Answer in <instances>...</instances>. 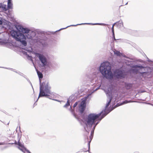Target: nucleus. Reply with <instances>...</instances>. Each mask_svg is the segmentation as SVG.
Instances as JSON below:
<instances>
[{"instance_id": "nucleus-3", "label": "nucleus", "mask_w": 153, "mask_h": 153, "mask_svg": "<svg viewBox=\"0 0 153 153\" xmlns=\"http://www.w3.org/2000/svg\"><path fill=\"white\" fill-rule=\"evenodd\" d=\"M45 32L39 30H35V32L30 30L25 35L26 38L30 39L33 43H38L43 47L48 45V38L45 36Z\"/></svg>"}, {"instance_id": "nucleus-2", "label": "nucleus", "mask_w": 153, "mask_h": 153, "mask_svg": "<svg viewBox=\"0 0 153 153\" xmlns=\"http://www.w3.org/2000/svg\"><path fill=\"white\" fill-rule=\"evenodd\" d=\"M105 117V115L102 116L100 113L98 114L91 113L87 117L83 119L84 123L85 124V126L84 127L85 131L88 133L91 130V136L89 137L90 140L88 142L89 148L90 144L93 137L95 127Z\"/></svg>"}, {"instance_id": "nucleus-14", "label": "nucleus", "mask_w": 153, "mask_h": 153, "mask_svg": "<svg viewBox=\"0 0 153 153\" xmlns=\"http://www.w3.org/2000/svg\"><path fill=\"white\" fill-rule=\"evenodd\" d=\"M0 4H1V5H1V6H0V8H2V9L5 11H6L9 10L7 8V7L6 5L3 4L1 3H0Z\"/></svg>"}, {"instance_id": "nucleus-10", "label": "nucleus", "mask_w": 153, "mask_h": 153, "mask_svg": "<svg viewBox=\"0 0 153 153\" xmlns=\"http://www.w3.org/2000/svg\"><path fill=\"white\" fill-rule=\"evenodd\" d=\"M103 25V26H105L106 25H107L106 24H104V23H81L80 24H77L76 25H71L69 26H68L65 28H61L59 29L58 30L56 31L55 32H57L58 31H60L61 30H63L64 29H65L68 27H71V26H76L77 25Z\"/></svg>"}, {"instance_id": "nucleus-1", "label": "nucleus", "mask_w": 153, "mask_h": 153, "mask_svg": "<svg viewBox=\"0 0 153 153\" xmlns=\"http://www.w3.org/2000/svg\"><path fill=\"white\" fill-rule=\"evenodd\" d=\"M111 68L110 63L105 62L101 64L99 71L104 78L110 80L123 79L125 78L127 75L126 71L122 68L115 69L113 73L111 71Z\"/></svg>"}, {"instance_id": "nucleus-28", "label": "nucleus", "mask_w": 153, "mask_h": 153, "mask_svg": "<svg viewBox=\"0 0 153 153\" xmlns=\"http://www.w3.org/2000/svg\"><path fill=\"white\" fill-rule=\"evenodd\" d=\"M101 86V84H100L98 87H97L95 90H94L92 93H93L94 92L97 91L99 89H100V87Z\"/></svg>"}, {"instance_id": "nucleus-15", "label": "nucleus", "mask_w": 153, "mask_h": 153, "mask_svg": "<svg viewBox=\"0 0 153 153\" xmlns=\"http://www.w3.org/2000/svg\"><path fill=\"white\" fill-rule=\"evenodd\" d=\"M117 26L118 28H120L123 26V23L122 21L117 22Z\"/></svg>"}, {"instance_id": "nucleus-24", "label": "nucleus", "mask_w": 153, "mask_h": 153, "mask_svg": "<svg viewBox=\"0 0 153 153\" xmlns=\"http://www.w3.org/2000/svg\"><path fill=\"white\" fill-rule=\"evenodd\" d=\"M122 103H121L120 104H119V103H117L116 105H114V106H113L114 105H112V107H113V108H114V109L115 108L119 106L120 105H122Z\"/></svg>"}, {"instance_id": "nucleus-32", "label": "nucleus", "mask_w": 153, "mask_h": 153, "mask_svg": "<svg viewBox=\"0 0 153 153\" xmlns=\"http://www.w3.org/2000/svg\"><path fill=\"white\" fill-rule=\"evenodd\" d=\"M112 37H113V39L114 40H116L117 39H116L115 38V34H114V35H113V34H112Z\"/></svg>"}, {"instance_id": "nucleus-4", "label": "nucleus", "mask_w": 153, "mask_h": 153, "mask_svg": "<svg viewBox=\"0 0 153 153\" xmlns=\"http://www.w3.org/2000/svg\"><path fill=\"white\" fill-rule=\"evenodd\" d=\"M37 73L39 80L40 87L39 93L38 98L34 104V105H37L36 102L40 97H45L52 99L50 97L51 95L53 94L50 90L51 87L48 81H45L42 83L41 82L40 79L43 78L42 74L40 71H37Z\"/></svg>"}, {"instance_id": "nucleus-47", "label": "nucleus", "mask_w": 153, "mask_h": 153, "mask_svg": "<svg viewBox=\"0 0 153 153\" xmlns=\"http://www.w3.org/2000/svg\"><path fill=\"white\" fill-rule=\"evenodd\" d=\"M128 3V2H127L126 3V4H125V5H127V4Z\"/></svg>"}, {"instance_id": "nucleus-42", "label": "nucleus", "mask_w": 153, "mask_h": 153, "mask_svg": "<svg viewBox=\"0 0 153 153\" xmlns=\"http://www.w3.org/2000/svg\"><path fill=\"white\" fill-rule=\"evenodd\" d=\"M116 24L117 25V22L116 23H114L112 25V26L114 27L115 25Z\"/></svg>"}, {"instance_id": "nucleus-11", "label": "nucleus", "mask_w": 153, "mask_h": 153, "mask_svg": "<svg viewBox=\"0 0 153 153\" xmlns=\"http://www.w3.org/2000/svg\"><path fill=\"white\" fill-rule=\"evenodd\" d=\"M86 104L85 100L82 101L79 106V112L81 114L83 113L86 107Z\"/></svg>"}, {"instance_id": "nucleus-45", "label": "nucleus", "mask_w": 153, "mask_h": 153, "mask_svg": "<svg viewBox=\"0 0 153 153\" xmlns=\"http://www.w3.org/2000/svg\"><path fill=\"white\" fill-rule=\"evenodd\" d=\"M147 59H148V62H151V60L150 59H149L148 58H147Z\"/></svg>"}, {"instance_id": "nucleus-27", "label": "nucleus", "mask_w": 153, "mask_h": 153, "mask_svg": "<svg viewBox=\"0 0 153 153\" xmlns=\"http://www.w3.org/2000/svg\"><path fill=\"white\" fill-rule=\"evenodd\" d=\"M130 102H131L129 101L125 100L123 101V102L122 103H122V105L123 104H126V103H129Z\"/></svg>"}, {"instance_id": "nucleus-16", "label": "nucleus", "mask_w": 153, "mask_h": 153, "mask_svg": "<svg viewBox=\"0 0 153 153\" xmlns=\"http://www.w3.org/2000/svg\"><path fill=\"white\" fill-rule=\"evenodd\" d=\"M133 86L132 84L130 83H125V87L126 89L128 90L131 88Z\"/></svg>"}, {"instance_id": "nucleus-29", "label": "nucleus", "mask_w": 153, "mask_h": 153, "mask_svg": "<svg viewBox=\"0 0 153 153\" xmlns=\"http://www.w3.org/2000/svg\"><path fill=\"white\" fill-rule=\"evenodd\" d=\"M0 68H5V69H9V70H11L12 71L13 70V69L11 68H6V67H0Z\"/></svg>"}, {"instance_id": "nucleus-22", "label": "nucleus", "mask_w": 153, "mask_h": 153, "mask_svg": "<svg viewBox=\"0 0 153 153\" xmlns=\"http://www.w3.org/2000/svg\"><path fill=\"white\" fill-rule=\"evenodd\" d=\"M114 53L117 56H120L121 53L120 51H117L114 52Z\"/></svg>"}, {"instance_id": "nucleus-12", "label": "nucleus", "mask_w": 153, "mask_h": 153, "mask_svg": "<svg viewBox=\"0 0 153 153\" xmlns=\"http://www.w3.org/2000/svg\"><path fill=\"white\" fill-rule=\"evenodd\" d=\"M9 24H11V23L10 22H4L3 21V24L2 25H3V26L6 27V28H3L2 29H4V30H5V29H7V28H8L9 30H11H11H14L13 29V27H11L10 25Z\"/></svg>"}, {"instance_id": "nucleus-7", "label": "nucleus", "mask_w": 153, "mask_h": 153, "mask_svg": "<svg viewBox=\"0 0 153 153\" xmlns=\"http://www.w3.org/2000/svg\"><path fill=\"white\" fill-rule=\"evenodd\" d=\"M114 88L112 86H109L107 89L105 90L106 94L108 101L107 103L110 105L113 98V92L114 91Z\"/></svg>"}, {"instance_id": "nucleus-35", "label": "nucleus", "mask_w": 153, "mask_h": 153, "mask_svg": "<svg viewBox=\"0 0 153 153\" xmlns=\"http://www.w3.org/2000/svg\"><path fill=\"white\" fill-rule=\"evenodd\" d=\"M5 144V143L4 142H0V145H4Z\"/></svg>"}, {"instance_id": "nucleus-5", "label": "nucleus", "mask_w": 153, "mask_h": 153, "mask_svg": "<svg viewBox=\"0 0 153 153\" xmlns=\"http://www.w3.org/2000/svg\"><path fill=\"white\" fill-rule=\"evenodd\" d=\"M16 29L17 30H11V36L16 41L20 42L22 46H26L27 42L25 36L30 30L27 28L21 26L16 27Z\"/></svg>"}, {"instance_id": "nucleus-17", "label": "nucleus", "mask_w": 153, "mask_h": 153, "mask_svg": "<svg viewBox=\"0 0 153 153\" xmlns=\"http://www.w3.org/2000/svg\"><path fill=\"white\" fill-rule=\"evenodd\" d=\"M13 4L12 2H7V7L8 9H12L13 8Z\"/></svg>"}, {"instance_id": "nucleus-13", "label": "nucleus", "mask_w": 153, "mask_h": 153, "mask_svg": "<svg viewBox=\"0 0 153 153\" xmlns=\"http://www.w3.org/2000/svg\"><path fill=\"white\" fill-rule=\"evenodd\" d=\"M18 145L20 147H19V150H21L24 153H25V152H26L27 153H31L24 146L23 144H21L20 143H19Z\"/></svg>"}, {"instance_id": "nucleus-36", "label": "nucleus", "mask_w": 153, "mask_h": 153, "mask_svg": "<svg viewBox=\"0 0 153 153\" xmlns=\"http://www.w3.org/2000/svg\"><path fill=\"white\" fill-rule=\"evenodd\" d=\"M88 150L87 151L89 152V153H91V152H90V145L89 146H89H88Z\"/></svg>"}, {"instance_id": "nucleus-26", "label": "nucleus", "mask_w": 153, "mask_h": 153, "mask_svg": "<svg viewBox=\"0 0 153 153\" xmlns=\"http://www.w3.org/2000/svg\"><path fill=\"white\" fill-rule=\"evenodd\" d=\"M19 140H18V142H16V141H15V143H14L15 144H16V145H18V146L17 147V148H18L19 149V147H20V148H21V147H20L19 146V145H18V144H18V143H20L21 144H22V143H21L19 142Z\"/></svg>"}, {"instance_id": "nucleus-46", "label": "nucleus", "mask_w": 153, "mask_h": 153, "mask_svg": "<svg viewBox=\"0 0 153 153\" xmlns=\"http://www.w3.org/2000/svg\"><path fill=\"white\" fill-rule=\"evenodd\" d=\"M23 76V77H24L26 79V78H27V77H26V76Z\"/></svg>"}, {"instance_id": "nucleus-31", "label": "nucleus", "mask_w": 153, "mask_h": 153, "mask_svg": "<svg viewBox=\"0 0 153 153\" xmlns=\"http://www.w3.org/2000/svg\"><path fill=\"white\" fill-rule=\"evenodd\" d=\"M77 104H78V102H75V103L74 104V105H73V107L74 108L75 107L77 106Z\"/></svg>"}, {"instance_id": "nucleus-34", "label": "nucleus", "mask_w": 153, "mask_h": 153, "mask_svg": "<svg viewBox=\"0 0 153 153\" xmlns=\"http://www.w3.org/2000/svg\"><path fill=\"white\" fill-rule=\"evenodd\" d=\"M139 102L142 103H143L146 104H147L148 105H150V104L149 103H147V102Z\"/></svg>"}, {"instance_id": "nucleus-8", "label": "nucleus", "mask_w": 153, "mask_h": 153, "mask_svg": "<svg viewBox=\"0 0 153 153\" xmlns=\"http://www.w3.org/2000/svg\"><path fill=\"white\" fill-rule=\"evenodd\" d=\"M36 55L42 63V67L47 65L48 60L47 58L43 54L39 53H36Z\"/></svg>"}, {"instance_id": "nucleus-41", "label": "nucleus", "mask_w": 153, "mask_h": 153, "mask_svg": "<svg viewBox=\"0 0 153 153\" xmlns=\"http://www.w3.org/2000/svg\"><path fill=\"white\" fill-rule=\"evenodd\" d=\"M30 84V85H31L32 88H33V86H32V84L31 83V82H30V83H29Z\"/></svg>"}, {"instance_id": "nucleus-19", "label": "nucleus", "mask_w": 153, "mask_h": 153, "mask_svg": "<svg viewBox=\"0 0 153 153\" xmlns=\"http://www.w3.org/2000/svg\"><path fill=\"white\" fill-rule=\"evenodd\" d=\"M70 97L67 99V101L66 103L64 106V108H66L70 105Z\"/></svg>"}, {"instance_id": "nucleus-43", "label": "nucleus", "mask_w": 153, "mask_h": 153, "mask_svg": "<svg viewBox=\"0 0 153 153\" xmlns=\"http://www.w3.org/2000/svg\"><path fill=\"white\" fill-rule=\"evenodd\" d=\"M53 100H54L55 101H57L59 102V100H56V99H53Z\"/></svg>"}, {"instance_id": "nucleus-48", "label": "nucleus", "mask_w": 153, "mask_h": 153, "mask_svg": "<svg viewBox=\"0 0 153 153\" xmlns=\"http://www.w3.org/2000/svg\"><path fill=\"white\" fill-rule=\"evenodd\" d=\"M12 45V44L11 43H9V45Z\"/></svg>"}, {"instance_id": "nucleus-38", "label": "nucleus", "mask_w": 153, "mask_h": 153, "mask_svg": "<svg viewBox=\"0 0 153 153\" xmlns=\"http://www.w3.org/2000/svg\"><path fill=\"white\" fill-rule=\"evenodd\" d=\"M26 79L27 80V81L29 82V83H30V80H29V79L27 78H26Z\"/></svg>"}, {"instance_id": "nucleus-44", "label": "nucleus", "mask_w": 153, "mask_h": 153, "mask_svg": "<svg viewBox=\"0 0 153 153\" xmlns=\"http://www.w3.org/2000/svg\"><path fill=\"white\" fill-rule=\"evenodd\" d=\"M12 2V0H8L7 2Z\"/></svg>"}, {"instance_id": "nucleus-21", "label": "nucleus", "mask_w": 153, "mask_h": 153, "mask_svg": "<svg viewBox=\"0 0 153 153\" xmlns=\"http://www.w3.org/2000/svg\"><path fill=\"white\" fill-rule=\"evenodd\" d=\"M3 24V20L2 19H0V25L1 26H0V27H1V28H6V27L3 26V25H2Z\"/></svg>"}, {"instance_id": "nucleus-25", "label": "nucleus", "mask_w": 153, "mask_h": 153, "mask_svg": "<svg viewBox=\"0 0 153 153\" xmlns=\"http://www.w3.org/2000/svg\"><path fill=\"white\" fill-rule=\"evenodd\" d=\"M70 110L71 113H72V114L74 116V117H76V115H75V114L74 111V110H73L72 109L71 107V106L70 107Z\"/></svg>"}, {"instance_id": "nucleus-40", "label": "nucleus", "mask_w": 153, "mask_h": 153, "mask_svg": "<svg viewBox=\"0 0 153 153\" xmlns=\"http://www.w3.org/2000/svg\"><path fill=\"white\" fill-rule=\"evenodd\" d=\"M0 35H4V33L3 32H1L0 33Z\"/></svg>"}, {"instance_id": "nucleus-18", "label": "nucleus", "mask_w": 153, "mask_h": 153, "mask_svg": "<svg viewBox=\"0 0 153 153\" xmlns=\"http://www.w3.org/2000/svg\"><path fill=\"white\" fill-rule=\"evenodd\" d=\"M0 43L1 45H6L8 43L6 40L1 38H0Z\"/></svg>"}, {"instance_id": "nucleus-39", "label": "nucleus", "mask_w": 153, "mask_h": 153, "mask_svg": "<svg viewBox=\"0 0 153 153\" xmlns=\"http://www.w3.org/2000/svg\"><path fill=\"white\" fill-rule=\"evenodd\" d=\"M12 71L15 72V73H18V72L17 71H15L14 70H13V69L12 70Z\"/></svg>"}, {"instance_id": "nucleus-37", "label": "nucleus", "mask_w": 153, "mask_h": 153, "mask_svg": "<svg viewBox=\"0 0 153 153\" xmlns=\"http://www.w3.org/2000/svg\"><path fill=\"white\" fill-rule=\"evenodd\" d=\"M7 146H5L3 147V148H1V150H3L4 149L7 148Z\"/></svg>"}, {"instance_id": "nucleus-30", "label": "nucleus", "mask_w": 153, "mask_h": 153, "mask_svg": "<svg viewBox=\"0 0 153 153\" xmlns=\"http://www.w3.org/2000/svg\"><path fill=\"white\" fill-rule=\"evenodd\" d=\"M114 27L112 26L111 28L112 32L113 35H114Z\"/></svg>"}, {"instance_id": "nucleus-6", "label": "nucleus", "mask_w": 153, "mask_h": 153, "mask_svg": "<svg viewBox=\"0 0 153 153\" xmlns=\"http://www.w3.org/2000/svg\"><path fill=\"white\" fill-rule=\"evenodd\" d=\"M131 68L130 69L129 71L130 72L135 74H138L140 76L143 77H146L147 76L148 72H140V71H145L146 67L142 65H135L131 66Z\"/></svg>"}, {"instance_id": "nucleus-49", "label": "nucleus", "mask_w": 153, "mask_h": 153, "mask_svg": "<svg viewBox=\"0 0 153 153\" xmlns=\"http://www.w3.org/2000/svg\"><path fill=\"white\" fill-rule=\"evenodd\" d=\"M0 5H1V4H0ZM0 6H1V5H0Z\"/></svg>"}, {"instance_id": "nucleus-23", "label": "nucleus", "mask_w": 153, "mask_h": 153, "mask_svg": "<svg viewBox=\"0 0 153 153\" xmlns=\"http://www.w3.org/2000/svg\"><path fill=\"white\" fill-rule=\"evenodd\" d=\"M122 103H121L120 104H119V103H117L116 105H114V106H113L114 105H112V107H113V108H114V109L115 108L119 106L120 105H122Z\"/></svg>"}, {"instance_id": "nucleus-33", "label": "nucleus", "mask_w": 153, "mask_h": 153, "mask_svg": "<svg viewBox=\"0 0 153 153\" xmlns=\"http://www.w3.org/2000/svg\"><path fill=\"white\" fill-rule=\"evenodd\" d=\"M18 74H19V75L21 76H23V74L21 73L20 72H18Z\"/></svg>"}, {"instance_id": "nucleus-9", "label": "nucleus", "mask_w": 153, "mask_h": 153, "mask_svg": "<svg viewBox=\"0 0 153 153\" xmlns=\"http://www.w3.org/2000/svg\"><path fill=\"white\" fill-rule=\"evenodd\" d=\"M109 105V104L107 103L105 106V109L103 110L100 113L102 116H104L105 115V117L111 111L114 109V108H113V107H112L111 106L108 107Z\"/></svg>"}, {"instance_id": "nucleus-20", "label": "nucleus", "mask_w": 153, "mask_h": 153, "mask_svg": "<svg viewBox=\"0 0 153 153\" xmlns=\"http://www.w3.org/2000/svg\"><path fill=\"white\" fill-rule=\"evenodd\" d=\"M24 54L27 56V57L28 60H30L31 61H33L32 58L31 56H30L28 55H27L26 52H25Z\"/></svg>"}]
</instances>
